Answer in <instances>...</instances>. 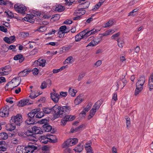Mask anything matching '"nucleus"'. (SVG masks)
Segmentation results:
<instances>
[{
	"instance_id": "23",
	"label": "nucleus",
	"mask_w": 153,
	"mask_h": 153,
	"mask_svg": "<svg viewBox=\"0 0 153 153\" xmlns=\"http://www.w3.org/2000/svg\"><path fill=\"white\" fill-rule=\"evenodd\" d=\"M85 13V11L82 8L80 9L79 10H76L74 12L75 15H78L79 16L84 14Z\"/></svg>"
},
{
	"instance_id": "25",
	"label": "nucleus",
	"mask_w": 153,
	"mask_h": 153,
	"mask_svg": "<svg viewBox=\"0 0 153 153\" xmlns=\"http://www.w3.org/2000/svg\"><path fill=\"white\" fill-rule=\"evenodd\" d=\"M15 128V126L14 124L12 123L8 124L6 126V130L9 131H11L14 130Z\"/></svg>"
},
{
	"instance_id": "29",
	"label": "nucleus",
	"mask_w": 153,
	"mask_h": 153,
	"mask_svg": "<svg viewBox=\"0 0 153 153\" xmlns=\"http://www.w3.org/2000/svg\"><path fill=\"white\" fill-rule=\"evenodd\" d=\"M68 92L70 95L72 97H74L75 96L76 93L77 92V91L74 88H69Z\"/></svg>"
},
{
	"instance_id": "7",
	"label": "nucleus",
	"mask_w": 153,
	"mask_h": 153,
	"mask_svg": "<svg viewBox=\"0 0 153 153\" xmlns=\"http://www.w3.org/2000/svg\"><path fill=\"white\" fill-rule=\"evenodd\" d=\"M10 110L13 111V106H11L10 108L7 105H5L0 110V116L2 117H7L8 116L9 109Z\"/></svg>"
},
{
	"instance_id": "58",
	"label": "nucleus",
	"mask_w": 153,
	"mask_h": 153,
	"mask_svg": "<svg viewBox=\"0 0 153 153\" xmlns=\"http://www.w3.org/2000/svg\"><path fill=\"white\" fill-rule=\"evenodd\" d=\"M72 45H69L65 46L64 47L63 49L65 51H68L72 48Z\"/></svg>"
},
{
	"instance_id": "11",
	"label": "nucleus",
	"mask_w": 153,
	"mask_h": 153,
	"mask_svg": "<svg viewBox=\"0 0 153 153\" xmlns=\"http://www.w3.org/2000/svg\"><path fill=\"white\" fill-rule=\"evenodd\" d=\"M100 105L101 104L100 101H98L96 102L93 106L91 110L90 111V114L94 116L97 111V110H98L99 108Z\"/></svg>"
},
{
	"instance_id": "20",
	"label": "nucleus",
	"mask_w": 153,
	"mask_h": 153,
	"mask_svg": "<svg viewBox=\"0 0 153 153\" xmlns=\"http://www.w3.org/2000/svg\"><path fill=\"white\" fill-rule=\"evenodd\" d=\"M16 153H26L25 147L23 146H18L16 148Z\"/></svg>"
},
{
	"instance_id": "52",
	"label": "nucleus",
	"mask_w": 153,
	"mask_h": 153,
	"mask_svg": "<svg viewBox=\"0 0 153 153\" xmlns=\"http://www.w3.org/2000/svg\"><path fill=\"white\" fill-rule=\"evenodd\" d=\"M101 5L98 2L97 4L95 5L94 7L92 9L93 10V11H95L99 8Z\"/></svg>"
},
{
	"instance_id": "30",
	"label": "nucleus",
	"mask_w": 153,
	"mask_h": 153,
	"mask_svg": "<svg viewBox=\"0 0 153 153\" xmlns=\"http://www.w3.org/2000/svg\"><path fill=\"white\" fill-rule=\"evenodd\" d=\"M6 68V67H5L4 68H2L0 69V75L4 76L8 74V72Z\"/></svg>"
},
{
	"instance_id": "34",
	"label": "nucleus",
	"mask_w": 153,
	"mask_h": 153,
	"mask_svg": "<svg viewBox=\"0 0 153 153\" xmlns=\"http://www.w3.org/2000/svg\"><path fill=\"white\" fill-rule=\"evenodd\" d=\"M34 17V16L32 14H28L27 15V17L28 18L27 21L31 23L33 22H34V19H33V18Z\"/></svg>"
},
{
	"instance_id": "38",
	"label": "nucleus",
	"mask_w": 153,
	"mask_h": 153,
	"mask_svg": "<svg viewBox=\"0 0 153 153\" xmlns=\"http://www.w3.org/2000/svg\"><path fill=\"white\" fill-rule=\"evenodd\" d=\"M5 142L3 141H0V151H5L6 150V148L4 146Z\"/></svg>"
},
{
	"instance_id": "9",
	"label": "nucleus",
	"mask_w": 153,
	"mask_h": 153,
	"mask_svg": "<svg viewBox=\"0 0 153 153\" xmlns=\"http://www.w3.org/2000/svg\"><path fill=\"white\" fill-rule=\"evenodd\" d=\"M14 8L18 13H21L22 15L25 14V12L26 10V8L23 5L16 4L14 5Z\"/></svg>"
},
{
	"instance_id": "40",
	"label": "nucleus",
	"mask_w": 153,
	"mask_h": 153,
	"mask_svg": "<svg viewBox=\"0 0 153 153\" xmlns=\"http://www.w3.org/2000/svg\"><path fill=\"white\" fill-rule=\"evenodd\" d=\"M119 81L120 83V85H121V86H122V88H123L126 85L127 82L126 80L125 79L123 78L122 79H120Z\"/></svg>"
},
{
	"instance_id": "48",
	"label": "nucleus",
	"mask_w": 153,
	"mask_h": 153,
	"mask_svg": "<svg viewBox=\"0 0 153 153\" xmlns=\"http://www.w3.org/2000/svg\"><path fill=\"white\" fill-rule=\"evenodd\" d=\"M85 75V74L84 73H82L80 74L78 77L77 79L79 81L81 80L82 79Z\"/></svg>"
},
{
	"instance_id": "14",
	"label": "nucleus",
	"mask_w": 153,
	"mask_h": 153,
	"mask_svg": "<svg viewBox=\"0 0 153 153\" xmlns=\"http://www.w3.org/2000/svg\"><path fill=\"white\" fill-rule=\"evenodd\" d=\"M51 98L53 101L55 103H57L60 98L59 94L56 92H52L51 94Z\"/></svg>"
},
{
	"instance_id": "61",
	"label": "nucleus",
	"mask_w": 153,
	"mask_h": 153,
	"mask_svg": "<svg viewBox=\"0 0 153 153\" xmlns=\"http://www.w3.org/2000/svg\"><path fill=\"white\" fill-rule=\"evenodd\" d=\"M67 38L63 39L60 40V42L62 44H65L67 42Z\"/></svg>"
},
{
	"instance_id": "19",
	"label": "nucleus",
	"mask_w": 153,
	"mask_h": 153,
	"mask_svg": "<svg viewBox=\"0 0 153 153\" xmlns=\"http://www.w3.org/2000/svg\"><path fill=\"white\" fill-rule=\"evenodd\" d=\"M40 109L39 108H38L36 109H34L33 110L30 112L27 115L29 117L33 118L35 115L39 111Z\"/></svg>"
},
{
	"instance_id": "51",
	"label": "nucleus",
	"mask_w": 153,
	"mask_h": 153,
	"mask_svg": "<svg viewBox=\"0 0 153 153\" xmlns=\"http://www.w3.org/2000/svg\"><path fill=\"white\" fill-rule=\"evenodd\" d=\"M4 40L6 42L8 43H11V41L10 40V37H5L4 38Z\"/></svg>"
},
{
	"instance_id": "10",
	"label": "nucleus",
	"mask_w": 153,
	"mask_h": 153,
	"mask_svg": "<svg viewBox=\"0 0 153 153\" xmlns=\"http://www.w3.org/2000/svg\"><path fill=\"white\" fill-rule=\"evenodd\" d=\"M61 120V124L65 125L67 122L71 121L75 119V117L72 115H67L64 117Z\"/></svg>"
},
{
	"instance_id": "24",
	"label": "nucleus",
	"mask_w": 153,
	"mask_h": 153,
	"mask_svg": "<svg viewBox=\"0 0 153 153\" xmlns=\"http://www.w3.org/2000/svg\"><path fill=\"white\" fill-rule=\"evenodd\" d=\"M29 102V100L28 99L21 100L19 102L17 105L19 107H22L27 104Z\"/></svg>"
},
{
	"instance_id": "33",
	"label": "nucleus",
	"mask_w": 153,
	"mask_h": 153,
	"mask_svg": "<svg viewBox=\"0 0 153 153\" xmlns=\"http://www.w3.org/2000/svg\"><path fill=\"white\" fill-rule=\"evenodd\" d=\"M44 130L46 132H49L52 129V127L48 124H44L43 126Z\"/></svg>"
},
{
	"instance_id": "15",
	"label": "nucleus",
	"mask_w": 153,
	"mask_h": 153,
	"mask_svg": "<svg viewBox=\"0 0 153 153\" xmlns=\"http://www.w3.org/2000/svg\"><path fill=\"white\" fill-rule=\"evenodd\" d=\"M51 85V81L48 79L46 81L43 82L40 86V88L42 89H44L47 87L49 88Z\"/></svg>"
},
{
	"instance_id": "36",
	"label": "nucleus",
	"mask_w": 153,
	"mask_h": 153,
	"mask_svg": "<svg viewBox=\"0 0 153 153\" xmlns=\"http://www.w3.org/2000/svg\"><path fill=\"white\" fill-rule=\"evenodd\" d=\"M91 141H89L86 142L84 145L85 150L92 149V148L91 146Z\"/></svg>"
},
{
	"instance_id": "18",
	"label": "nucleus",
	"mask_w": 153,
	"mask_h": 153,
	"mask_svg": "<svg viewBox=\"0 0 153 153\" xmlns=\"http://www.w3.org/2000/svg\"><path fill=\"white\" fill-rule=\"evenodd\" d=\"M45 60L44 59L39 60V61H36L34 62L33 65L35 66L39 65L40 66L44 67L45 65Z\"/></svg>"
},
{
	"instance_id": "62",
	"label": "nucleus",
	"mask_w": 153,
	"mask_h": 153,
	"mask_svg": "<svg viewBox=\"0 0 153 153\" xmlns=\"http://www.w3.org/2000/svg\"><path fill=\"white\" fill-rule=\"evenodd\" d=\"M16 46L13 45H10L9 48V49L10 50H12L13 51H15Z\"/></svg>"
},
{
	"instance_id": "56",
	"label": "nucleus",
	"mask_w": 153,
	"mask_h": 153,
	"mask_svg": "<svg viewBox=\"0 0 153 153\" xmlns=\"http://www.w3.org/2000/svg\"><path fill=\"white\" fill-rule=\"evenodd\" d=\"M112 100L116 101L117 100V94L116 93H114L113 94L112 97Z\"/></svg>"
},
{
	"instance_id": "21",
	"label": "nucleus",
	"mask_w": 153,
	"mask_h": 153,
	"mask_svg": "<svg viewBox=\"0 0 153 153\" xmlns=\"http://www.w3.org/2000/svg\"><path fill=\"white\" fill-rule=\"evenodd\" d=\"M31 130L35 134H42L43 131L41 130V129L39 127L37 126H34L32 128Z\"/></svg>"
},
{
	"instance_id": "17",
	"label": "nucleus",
	"mask_w": 153,
	"mask_h": 153,
	"mask_svg": "<svg viewBox=\"0 0 153 153\" xmlns=\"http://www.w3.org/2000/svg\"><path fill=\"white\" fill-rule=\"evenodd\" d=\"M100 39L98 38H95L89 43L86 46L87 47L89 46H94L97 45L100 42Z\"/></svg>"
},
{
	"instance_id": "42",
	"label": "nucleus",
	"mask_w": 153,
	"mask_h": 153,
	"mask_svg": "<svg viewBox=\"0 0 153 153\" xmlns=\"http://www.w3.org/2000/svg\"><path fill=\"white\" fill-rule=\"evenodd\" d=\"M52 111L51 108H45L43 109V112L44 113L46 114H49Z\"/></svg>"
},
{
	"instance_id": "1",
	"label": "nucleus",
	"mask_w": 153,
	"mask_h": 153,
	"mask_svg": "<svg viewBox=\"0 0 153 153\" xmlns=\"http://www.w3.org/2000/svg\"><path fill=\"white\" fill-rule=\"evenodd\" d=\"M53 109L54 111L55 116L62 117L67 115L69 113L71 110V108L68 105L61 107L55 105L53 107Z\"/></svg>"
},
{
	"instance_id": "6",
	"label": "nucleus",
	"mask_w": 153,
	"mask_h": 153,
	"mask_svg": "<svg viewBox=\"0 0 153 153\" xmlns=\"http://www.w3.org/2000/svg\"><path fill=\"white\" fill-rule=\"evenodd\" d=\"M54 139L53 136L51 135H43L40 137L39 140L42 143L47 144L49 140L53 143H55L56 141V140L53 139Z\"/></svg>"
},
{
	"instance_id": "3",
	"label": "nucleus",
	"mask_w": 153,
	"mask_h": 153,
	"mask_svg": "<svg viewBox=\"0 0 153 153\" xmlns=\"http://www.w3.org/2000/svg\"><path fill=\"white\" fill-rule=\"evenodd\" d=\"M20 82L16 78H14L12 80L9 82L5 87L6 91H11L13 88L18 86L20 84Z\"/></svg>"
},
{
	"instance_id": "4",
	"label": "nucleus",
	"mask_w": 153,
	"mask_h": 153,
	"mask_svg": "<svg viewBox=\"0 0 153 153\" xmlns=\"http://www.w3.org/2000/svg\"><path fill=\"white\" fill-rule=\"evenodd\" d=\"M143 77L141 76L136 83V88L134 93L135 96H137L143 90Z\"/></svg>"
},
{
	"instance_id": "43",
	"label": "nucleus",
	"mask_w": 153,
	"mask_h": 153,
	"mask_svg": "<svg viewBox=\"0 0 153 153\" xmlns=\"http://www.w3.org/2000/svg\"><path fill=\"white\" fill-rule=\"evenodd\" d=\"M73 57L72 56H70L68 57L64 62V63H71L72 62V60Z\"/></svg>"
},
{
	"instance_id": "35",
	"label": "nucleus",
	"mask_w": 153,
	"mask_h": 153,
	"mask_svg": "<svg viewBox=\"0 0 153 153\" xmlns=\"http://www.w3.org/2000/svg\"><path fill=\"white\" fill-rule=\"evenodd\" d=\"M64 9L65 8L63 6L61 5H58L56 6L55 10L59 12H62L63 11Z\"/></svg>"
},
{
	"instance_id": "57",
	"label": "nucleus",
	"mask_w": 153,
	"mask_h": 153,
	"mask_svg": "<svg viewBox=\"0 0 153 153\" xmlns=\"http://www.w3.org/2000/svg\"><path fill=\"white\" fill-rule=\"evenodd\" d=\"M21 35L24 38L27 37L29 36L28 33L22 32L21 33Z\"/></svg>"
},
{
	"instance_id": "39",
	"label": "nucleus",
	"mask_w": 153,
	"mask_h": 153,
	"mask_svg": "<svg viewBox=\"0 0 153 153\" xmlns=\"http://www.w3.org/2000/svg\"><path fill=\"white\" fill-rule=\"evenodd\" d=\"M25 122L27 124H33L34 123L35 121L32 118L28 117L25 121Z\"/></svg>"
},
{
	"instance_id": "28",
	"label": "nucleus",
	"mask_w": 153,
	"mask_h": 153,
	"mask_svg": "<svg viewBox=\"0 0 153 153\" xmlns=\"http://www.w3.org/2000/svg\"><path fill=\"white\" fill-rule=\"evenodd\" d=\"M83 148V146L81 144L77 146L74 150L75 151L76 153H77L81 152Z\"/></svg>"
},
{
	"instance_id": "13",
	"label": "nucleus",
	"mask_w": 153,
	"mask_h": 153,
	"mask_svg": "<svg viewBox=\"0 0 153 153\" xmlns=\"http://www.w3.org/2000/svg\"><path fill=\"white\" fill-rule=\"evenodd\" d=\"M25 147L26 153H32L37 149V147L33 145H28Z\"/></svg>"
},
{
	"instance_id": "53",
	"label": "nucleus",
	"mask_w": 153,
	"mask_h": 153,
	"mask_svg": "<svg viewBox=\"0 0 153 153\" xmlns=\"http://www.w3.org/2000/svg\"><path fill=\"white\" fill-rule=\"evenodd\" d=\"M0 30L4 32H6L7 31V29L3 26H0Z\"/></svg>"
},
{
	"instance_id": "26",
	"label": "nucleus",
	"mask_w": 153,
	"mask_h": 153,
	"mask_svg": "<svg viewBox=\"0 0 153 153\" xmlns=\"http://www.w3.org/2000/svg\"><path fill=\"white\" fill-rule=\"evenodd\" d=\"M117 41L118 46L121 48H122L124 45V39L119 38L117 39Z\"/></svg>"
},
{
	"instance_id": "12",
	"label": "nucleus",
	"mask_w": 153,
	"mask_h": 153,
	"mask_svg": "<svg viewBox=\"0 0 153 153\" xmlns=\"http://www.w3.org/2000/svg\"><path fill=\"white\" fill-rule=\"evenodd\" d=\"M68 32L67 27L65 25H63L60 27L59 28L58 34L59 36H64L65 33Z\"/></svg>"
},
{
	"instance_id": "46",
	"label": "nucleus",
	"mask_w": 153,
	"mask_h": 153,
	"mask_svg": "<svg viewBox=\"0 0 153 153\" xmlns=\"http://www.w3.org/2000/svg\"><path fill=\"white\" fill-rule=\"evenodd\" d=\"M25 134L26 135L28 136H33V133L32 131V130L31 129L27 130Z\"/></svg>"
},
{
	"instance_id": "44",
	"label": "nucleus",
	"mask_w": 153,
	"mask_h": 153,
	"mask_svg": "<svg viewBox=\"0 0 153 153\" xmlns=\"http://www.w3.org/2000/svg\"><path fill=\"white\" fill-rule=\"evenodd\" d=\"M44 115V113L42 112L39 111L37 113V114L36 116V118H41Z\"/></svg>"
},
{
	"instance_id": "47",
	"label": "nucleus",
	"mask_w": 153,
	"mask_h": 153,
	"mask_svg": "<svg viewBox=\"0 0 153 153\" xmlns=\"http://www.w3.org/2000/svg\"><path fill=\"white\" fill-rule=\"evenodd\" d=\"M68 94V92H67L61 91L59 93L60 98L63 97H66Z\"/></svg>"
},
{
	"instance_id": "55",
	"label": "nucleus",
	"mask_w": 153,
	"mask_h": 153,
	"mask_svg": "<svg viewBox=\"0 0 153 153\" xmlns=\"http://www.w3.org/2000/svg\"><path fill=\"white\" fill-rule=\"evenodd\" d=\"M91 105L88 104L86 108H85L83 110L86 113L90 109Z\"/></svg>"
},
{
	"instance_id": "27",
	"label": "nucleus",
	"mask_w": 153,
	"mask_h": 153,
	"mask_svg": "<svg viewBox=\"0 0 153 153\" xmlns=\"http://www.w3.org/2000/svg\"><path fill=\"white\" fill-rule=\"evenodd\" d=\"M30 72H31L30 70L25 69L23 71L20 72L19 73V75L21 76H25L27 75Z\"/></svg>"
},
{
	"instance_id": "31",
	"label": "nucleus",
	"mask_w": 153,
	"mask_h": 153,
	"mask_svg": "<svg viewBox=\"0 0 153 153\" xmlns=\"http://www.w3.org/2000/svg\"><path fill=\"white\" fill-rule=\"evenodd\" d=\"M82 101V99L81 98V95H79L77 97L74 101V104L76 105H78Z\"/></svg>"
},
{
	"instance_id": "54",
	"label": "nucleus",
	"mask_w": 153,
	"mask_h": 153,
	"mask_svg": "<svg viewBox=\"0 0 153 153\" xmlns=\"http://www.w3.org/2000/svg\"><path fill=\"white\" fill-rule=\"evenodd\" d=\"M46 30V27L44 26H41L39 28L38 30L40 32H43Z\"/></svg>"
},
{
	"instance_id": "8",
	"label": "nucleus",
	"mask_w": 153,
	"mask_h": 153,
	"mask_svg": "<svg viewBox=\"0 0 153 153\" xmlns=\"http://www.w3.org/2000/svg\"><path fill=\"white\" fill-rule=\"evenodd\" d=\"M22 122V117L21 115L18 114L15 116H13L11 119L10 122H13L15 124L19 126Z\"/></svg>"
},
{
	"instance_id": "64",
	"label": "nucleus",
	"mask_w": 153,
	"mask_h": 153,
	"mask_svg": "<svg viewBox=\"0 0 153 153\" xmlns=\"http://www.w3.org/2000/svg\"><path fill=\"white\" fill-rule=\"evenodd\" d=\"M86 153H94V151L92 149H88L86 150Z\"/></svg>"
},
{
	"instance_id": "63",
	"label": "nucleus",
	"mask_w": 153,
	"mask_h": 153,
	"mask_svg": "<svg viewBox=\"0 0 153 153\" xmlns=\"http://www.w3.org/2000/svg\"><path fill=\"white\" fill-rule=\"evenodd\" d=\"M72 22L71 20H66L64 22V23L67 25H70L71 24Z\"/></svg>"
},
{
	"instance_id": "16",
	"label": "nucleus",
	"mask_w": 153,
	"mask_h": 153,
	"mask_svg": "<svg viewBox=\"0 0 153 153\" xmlns=\"http://www.w3.org/2000/svg\"><path fill=\"white\" fill-rule=\"evenodd\" d=\"M86 0H79L78 2L81 4L79 5V6L83 7V9H86L88 7L90 3L89 1H86L85 2H83L85 1Z\"/></svg>"
},
{
	"instance_id": "59",
	"label": "nucleus",
	"mask_w": 153,
	"mask_h": 153,
	"mask_svg": "<svg viewBox=\"0 0 153 153\" xmlns=\"http://www.w3.org/2000/svg\"><path fill=\"white\" fill-rule=\"evenodd\" d=\"M38 73V70L36 68H35L33 70V73L34 75L37 74Z\"/></svg>"
},
{
	"instance_id": "60",
	"label": "nucleus",
	"mask_w": 153,
	"mask_h": 153,
	"mask_svg": "<svg viewBox=\"0 0 153 153\" xmlns=\"http://www.w3.org/2000/svg\"><path fill=\"white\" fill-rule=\"evenodd\" d=\"M101 64V60H99L96 62L95 64L94 65L97 67H98Z\"/></svg>"
},
{
	"instance_id": "49",
	"label": "nucleus",
	"mask_w": 153,
	"mask_h": 153,
	"mask_svg": "<svg viewBox=\"0 0 153 153\" xmlns=\"http://www.w3.org/2000/svg\"><path fill=\"white\" fill-rule=\"evenodd\" d=\"M149 90L151 91L153 89V81H149Z\"/></svg>"
},
{
	"instance_id": "5",
	"label": "nucleus",
	"mask_w": 153,
	"mask_h": 153,
	"mask_svg": "<svg viewBox=\"0 0 153 153\" xmlns=\"http://www.w3.org/2000/svg\"><path fill=\"white\" fill-rule=\"evenodd\" d=\"M78 141V139L76 138L68 139L62 144V147L66 148L68 147L72 146L76 144Z\"/></svg>"
},
{
	"instance_id": "2",
	"label": "nucleus",
	"mask_w": 153,
	"mask_h": 153,
	"mask_svg": "<svg viewBox=\"0 0 153 153\" xmlns=\"http://www.w3.org/2000/svg\"><path fill=\"white\" fill-rule=\"evenodd\" d=\"M99 31V30L95 29H93L88 31L87 30H84L76 36L75 37V41L76 42L80 41L83 38L88 36L91 34H94Z\"/></svg>"
},
{
	"instance_id": "37",
	"label": "nucleus",
	"mask_w": 153,
	"mask_h": 153,
	"mask_svg": "<svg viewBox=\"0 0 153 153\" xmlns=\"http://www.w3.org/2000/svg\"><path fill=\"white\" fill-rule=\"evenodd\" d=\"M8 138L7 134L5 132H2L0 134V139L6 140Z\"/></svg>"
},
{
	"instance_id": "50",
	"label": "nucleus",
	"mask_w": 153,
	"mask_h": 153,
	"mask_svg": "<svg viewBox=\"0 0 153 153\" xmlns=\"http://www.w3.org/2000/svg\"><path fill=\"white\" fill-rule=\"evenodd\" d=\"M120 35V32H118L112 35L111 37V39H115L116 37L119 36Z\"/></svg>"
},
{
	"instance_id": "22",
	"label": "nucleus",
	"mask_w": 153,
	"mask_h": 153,
	"mask_svg": "<svg viewBox=\"0 0 153 153\" xmlns=\"http://www.w3.org/2000/svg\"><path fill=\"white\" fill-rule=\"evenodd\" d=\"M13 59L15 60H19V62L21 63L25 59L23 56L20 54L15 56Z\"/></svg>"
},
{
	"instance_id": "41",
	"label": "nucleus",
	"mask_w": 153,
	"mask_h": 153,
	"mask_svg": "<svg viewBox=\"0 0 153 153\" xmlns=\"http://www.w3.org/2000/svg\"><path fill=\"white\" fill-rule=\"evenodd\" d=\"M113 24V21L112 20H110L107 23L105 24V26L104 27L106 28L108 27H111L112 25Z\"/></svg>"
},
{
	"instance_id": "32",
	"label": "nucleus",
	"mask_w": 153,
	"mask_h": 153,
	"mask_svg": "<svg viewBox=\"0 0 153 153\" xmlns=\"http://www.w3.org/2000/svg\"><path fill=\"white\" fill-rule=\"evenodd\" d=\"M115 32V31L112 29H109L102 33L101 35L103 36H105L111 34Z\"/></svg>"
},
{
	"instance_id": "45",
	"label": "nucleus",
	"mask_w": 153,
	"mask_h": 153,
	"mask_svg": "<svg viewBox=\"0 0 153 153\" xmlns=\"http://www.w3.org/2000/svg\"><path fill=\"white\" fill-rule=\"evenodd\" d=\"M31 91L32 92L30 93V95L29 96V97H30L31 99H33L36 97H37L39 95H36V94H35V92H32V90H31Z\"/></svg>"
}]
</instances>
